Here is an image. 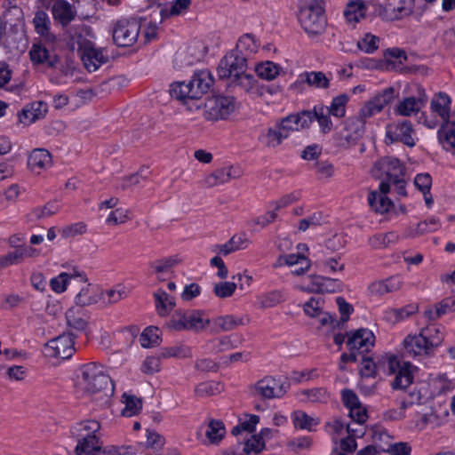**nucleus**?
<instances>
[{
  "label": "nucleus",
  "instance_id": "obj_1",
  "mask_svg": "<svg viewBox=\"0 0 455 455\" xmlns=\"http://www.w3.org/2000/svg\"><path fill=\"white\" fill-rule=\"evenodd\" d=\"M214 84L212 74L208 69L197 70L188 83L178 82L172 85L171 96L183 104L188 110H199L202 96L207 93Z\"/></svg>",
  "mask_w": 455,
  "mask_h": 455
},
{
  "label": "nucleus",
  "instance_id": "obj_2",
  "mask_svg": "<svg viewBox=\"0 0 455 455\" xmlns=\"http://www.w3.org/2000/svg\"><path fill=\"white\" fill-rule=\"evenodd\" d=\"M76 388L86 395L100 394L108 397L113 393V384L104 367L95 363L83 365L77 376Z\"/></svg>",
  "mask_w": 455,
  "mask_h": 455
},
{
  "label": "nucleus",
  "instance_id": "obj_3",
  "mask_svg": "<svg viewBox=\"0 0 455 455\" xmlns=\"http://www.w3.org/2000/svg\"><path fill=\"white\" fill-rule=\"evenodd\" d=\"M443 336L439 329L427 327L418 335H409L403 340V355L422 358L434 354L435 349L443 342Z\"/></svg>",
  "mask_w": 455,
  "mask_h": 455
},
{
  "label": "nucleus",
  "instance_id": "obj_4",
  "mask_svg": "<svg viewBox=\"0 0 455 455\" xmlns=\"http://www.w3.org/2000/svg\"><path fill=\"white\" fill-rule=\"evenodd\" d=\"M299 21L308 35H318L324 31L327 20L322 0H302Z\"/></svg>",
  "mask_w": 455,
  "mask_h": 455
},
{
  "label": "nucleus",
  "instance_id": "obj_5",
  "mask_svg": "<svg viewBox=\"0 0 455 455\" xmlns=\"http://www.w3.org/2000/svg\"><path fill=\"white\" fill-rule=\"evenodd\" d=\"M140 20L131 18L116 21L112 29L114 43L119 47L132 46L139 39Z\"/></svg>",
  "mask_w": 455,
  "mask_h": 455
},
{
  "label": "nucleus",
  "instance_id": "obj_6",
  "mask_svg": "<svg viewBox=\"0 0 455 455\" xmlns=\"http://www.w3.org/2000/svg\"><path fill=\"white\" fill-rule=\"evenodd\" d=\"M210 323V319L204 313L196 310L176 312L168 323V327L174 331H200Z\"/></svg>",
  "mask_w": 455,
  "mask_h": 455
},
{
  "label": "nucleus",
  "instance_id": "obj_7",
  "mask_svg": "<svg viewBox=\"0 0 455 455\" xmlns=\"http://www.w3.org/2000/svg\"><path fill=\"white\" fill-rule=\"evenodd\" d=\"M235 100L228 96H213L204 103L203 115L209 121L226 119L235 110Z\"/></svg>",
  "mask_w": 455,
  "mask_h": 455
},
{
  "label": "nucleus",
  "instance_id": "obj_8",
  "mask_svg": "<svg viewBox=\"0 0 455 455\" xmlns=\"http://www.w3.org/2000/svg\"><path fill=\"white\" fill-rule=\"evenodd\" d=\"M371 173L376 179H386L381 182H388L390 187L392 180L399 178L400 176H404L405 167L398 158L385 156L374 163Z\"/></svg>",
  "mask_w": 455,
  "mask_h": 455
},
{
  "label": "nucleus",
  "instance_id": "obj_9",
  "mask_svg": "<svg viewBox=\"0 0 455 455\" xmlns=\"http://www.w3.org/2000/svg\"><path fill=\"white\" fill-rule=\"evenodd\" d=\"M289 384L271 376H267L257 381L252 387V395L259 399L280 398L289 388Z\"/></svg>",
  "mask_w": 455,
  "mask_h": 455
},
{
  "label": "nucleus",
  "instance_id": "obj_10",
  "mask_svg": "<svg viewBox=\"0 0 455 455\" xmlns=\"http://www.w3.org/2000/svg\"><path fill=\"white\" fill-rule=\"evenodd\" d=\"M246 56L232 51L221 59L218 66V76L220 79L231 81L246 71Z\"/></svg>",
  "mask_w": 455,
  "mask_h": 455
},
{
  "label": "nucleus",
  "instance_id": "obj_11",
  "mask_svg": "<svg viewBox=\"0 0 455 455\" xmlns=\"http://www.w3.org/2000/svg\"><path fill=\"white\" fill-rule=\"evenodd\" d=\"M387 370L390 374H395L392 382L394 389L403 390L413 381V366L409 362H401L396 356H390L387 360Z\"/></svg>",
  "mask_w": 455,
  "mask_h": 455
},
{
  "label": "nucleus",
  "instance_id": "obj_12",
  "mask_svg": "<svg viewBox=\"0 0 455 455\" xmlns=\"http://www.w3.org/2000/svg\"><path fill=\"white\" fill-rule=\"evenodd\" d=\"M77 44L80 58L89 72L96 71L107 61L102 51L95 48L92 42L79 38Z\"/></svg>",
  "mask_w": 455,
  "mask_h": 455
},
{
  "label": "nucleus",
  "instance_id": "obj_13",
  "mask_svg": "<svg viewBox=\"0 0 455 455\" xmlns=\"http://www.w3.org/2000/svg\"><path fill=\"white\" fill-rule=\"evenodd\" d=\"M413 135L414 130L411 123L407 120L390 124L386 127V141L390 143L400 141L404 145L412 148L416 144Z\"/></svg>",
  "mask_w": 455,
  "mask_h": 455
},
{
  "label": "nucleus",
  "instance_id": "obj_14",
  "mask_svg": "<svg viewBox=\"0 0 455 455\" xmlns=\"http://www.w3.org/2000/svg\"><path fill=\"white\" fill-rule=\"evenodd\" d=\"M206 48L201 41L192 42L186 49L176 52L174 66L183 68L199 62L205 55Z\"/></svg>",
  "mask_w": 455,
  "mask_h": 455
},
{
  "label": "nucleus",
  "instance_id": "obj_15",
  "mask_svg": "<svg viewBox=\"0 0 455 455\" xmlns=\"http://www.w3.org/2000/svg\"><path fill=\"white\" fill-rule=\"evenodd\" d=\"M74 337L71 333H63L51 339L46 344L49 355L56 358L68 359L75 352Z\"/></svg>",
  "mask_w": 455,
  "mask_h": 455
},
{
  "label": "nucleus",
  "instance_id": "obj_16",
  "mask_svg": "<svg viewBox=\"0 0 455 455\" xmlns=\"http://www.w3.org/2000/svg\"><path fill=\"white\" fill-rule=\"evenodd\" d=\"M427 96L425 90L421 86L417 87V94L404 98L398 103L395 109V113L401 116H411L417 114L426 106Z\"/></svg>",
  "mask_w": 455,
  "mask_h": 455
},
{
  "label": "nucleus",
  "instance_id": "obj_17",
  "mask_svg": "<svg viewBox=\"0 0 455 455\" xmlns=\"http://www.w3.org/2000/svg\"><path fill=\"white\" fill-rule=\"evenodd\" d=\"M241 175L242 171L239 166H225L207 175L203 180V186L206 188L216 187L231 180L238 179Z\"/></svg>",
  "mask_w": 455,
  "mask_h": 455
},
{
  "label": "nucleus",
  "instance_id": "obj_18",
  "mask_svg": "<svg viewBox=\"0 0 455 455\" xmlns=\"http://www.w3.org/2000/svg\"><path fill=\"white\" fill-rule=\"evenodd\" d=\"M309 118L308 114L303 110L297 114L289 115L278 122L277 124L281 128L282 132L288 138L292 132L309 128Z\"/></svg>",
  "mask_w": 455,
  "mask_h": 455
},
{
  "label": "nucleus",
  "instance_id": "obj_19",
  "mask_svg": "<svg viewBox=\"0 0 455 455\" xmlns=\"http://www.w3.org/2000/svg\"><path fill=\"white\" fill-rule=\"evenodd\" d=\"M379 188V193L371 191L369 194L368 203L374 212L383 214L387 212L393 205L391 200L387 196L390 190L389 183L380 182Z\"/></svg>",
  "mask_w": 455,
  "mask_h": 455
},
{
  "label": "nucleus",
  "instance_id": "obj_20",
  "mask_svg": "<svg viewBox=\"0 0 455 455\" xmlns=\"http://www.w3.org/2000/svg\"><path fill=\"white\" fill-rule=\"evenodd\" d=\"M364 133V121L356 117L348 118L341 132L342 146L355 145Z\"/></svg>",
  "mask_w": 455,
  "mask_h": 455
},
{
  "label": "nucleus",
  "instance_id": "obj_21",
  "mask_svg": "<svg viewBox=\"0 0 455 455\" xmlns=\"http://www.w3.org/2000/svg\"><path fill=\"white\" fill-rule=\"evenodd\" d=\"M374 345V335L367 329H360L348 338L347 346L350 351H359L360 353L369 351Z\"/></svg>",
  "mask_w": 455,
  "mask_h": 455
},
{
  "label": "nucleus",
  "instance_id": "obj_22",
  "mask_svg": "<svg viewBox=\"0 0 455 455\" xmlns=\"http://www.w3.org/2000/svg\"><path fill=\"white\" fill-rule=\"evenodd\" d=\"M104 299L103 291L91 283H85L75 297V303L79 307H89Z\"/></svg>",
  "mask_w": 455,
  "mask_h": 455
},
{
  "label": "nucleus",
  "instance_id": "obj_23",
  "mask_svg": "<svg viewBox=\"0 0 455 455\" xmlns=\"http://www.w3.org/2000/svg\"><path fill=\"white\" fill-rule=\"evenodd\" d=\"M451 103V98L445 92L435 94L430 101L432 115L439 116L443 123L449 121Z\"/></svg>",
  "mask_w": 455,
  "mask_h": 455
},
{
  "label": "nucleus",
  "instance_id": "obj_24",
  "mask_svg": "<svg viewBox=\"0 0 455 455\" xmlns=\"http://www.w3.org/2000/svg\"><path fill=\"white\" fill-rule=\"evenodd\" d=\"M51 165L52 155L44 148H35L28 156V166L33 172L40 173Z\"/></svg>",
  "mask_w": 455,
  "mask_h": 455
},
{
  "label": "nucleus",
  "instance_id": "obj_25",
  "mask_svg": "<svg viewBox=\"0 0 455 455\" xmlns=\"http://www.w3.org/2000/svg\"><path fill=\"white\" fill-rule=\"evenodd\" d=\"M52 13L54 20L65 27L75 19L76 12L68 1L57 0L52 4Z\"/></svg>",
  "mask_w": 455,
  "mask_h": 455
},
{
  "label": "nucleus",
  "instance_id": "obj_26",
  "mask_svg": "<svg viewBox=\"0 0 455 455\" xmlns=\"http://www.w3.org/2000/svg\"><path fill=\"white\" fill-rule=\"evenodd\" d=\"M100 429V424L97 420L88 419L76 423L71 429L74 438L76 440L92 439L98 437L96 434Z\"/></svg>",
  "mask_w": 455,
  "mask_h": 455
},
{
  "label": "nucleus",
  "instance_id": "obj_27",
  "mask_svg": "<svg viewBox=\"0 0 455 455\" xmlns=\"http://www.w3.org/2000/svg\"><path fill=\"white\" fill-rule=\"evenodd\" d=\"M37 255L36 249H19L10 251L5 255H0V268H6L12 265H18L27 258H33Z\"/></svg>",
  "mask_w": 455,
  "mask_h": 455
},
{
  "label": "nucleus",
  "instance_id": "obj_28",
  "mask_svg": "<svg viewBox=\"0 0 455 455\" xmlns=\"http://www.w3.org/2000/svg\"><path fill=\"white\" fill-rule=\"evenodd\" d=\"M308 114L310 124L316 120L323 133H328L332 130L333 124L330 118L326 107L323 105L315 106L313 110H305Z\"/></svg>",
  "mask_w": 455,
  "mask_h": 455
},
{
  "label": "nucleus",
  "instance_id": "obj_29",
  "mask_svg": "<svg viewBox=\"0 0 455 455\" xmlns=\"http://www.w3.org/2000/svg\"><path fill=\"white\" fill-rule=\"evenodd\" d=\"M311 283L313 291L318 293L336 292L342 288V283L339 279L322 275L311 276Z\"/></svg>",
  "mask_w": 455,
  "mask_h": 455
},
{
  "label": "nucleus",
  "instance_id": "obj_30",
  "mask_svg": "<svg viewBox=\"0 0 455 455\" xmlns=\"http://www.w3.org/2000/svg\"><path fill=\"white\" fill-rule=\"evenodd\" d=\"M438 140L446 151L455 154V122H444L437 132Z\"/></svg>",
  "mask_w": 455,
  "mask_h": 455
},
{
  "label": "nucleus",
  "instance_id": "obj_31",
  "mask_svg": "<svg viewBox=\"0 0 455 455\" xmlns=\"http://www.w3.org/2000/svg\"><path fill=\"white\" fill-rule=\"evenodd\" d=\"M455 311V299L446 298L435 305L434 307H428L425 310L424 315L429 321H435L441 316Z\"/></svg>",
  "mask_w": 455,
  "mask_h": 455
},
{
  "label": "nucleus",
  "instance_id": "obj_32",
  "mask_svg": "<svg viewBox=\"0 0 455 455\" xmlns=\"http://www.w3.org/2000/svg\"><path fill=\"white\" fill-rule=\"evenodd\" d=\"M248 243L249 241L245 235H235L226 243L215 245L213 251H218L223 255H228L235 251L246 248Z\"/></svg>",
  "mask_w": 455,
  "mask_h": 455
},
{
  "label": "nucleus",
  "instance_id": "obj_33",
  "mask_svg": "<svg viewBox=\"0 0 455 455\" xmlns=\"http://www.w3.org/2000/svg\"><path fill=\"white\" fill-rule=\"evenodd\" d=\"M366 10L363 0H351L346 5L344 16L347 22L357 23L365 17Z\"/></svg>",
  "mask_w": 455,
  "mask_h": 455
},
{
  "label": "nucleus",
  "instance_id": "obj_34",
  "mask_svg": "<svg viewBox=\"0 0 455 455\" xmlns=\"http://www.w3.org/2000/svg\"><path fill=\"white\" fill-rule=\"evenodd\" d=\"M323 301L321 299L311 298L304 304L303 309L305 314L310 317H320L322 325H325L331 316L323 311Z\"/></svg>",
  "mask_w": 455,
  "mask_h": 455
},
{
  "label": "nucleus",
  "instance_id": "obj_35",
  "mask_svg": "<svg viewBox=\"0 0 455 455\" xmlns=\"http://www.w3.org/2000/svg\"><path fill=\"white\" fill-rule=\"evenodd\" d=\"M286 300L285 294L281 290H273L257 296L256 305L259 308H268L277 306Z\"/></svg>",
  "mask_w": 455,
  "mask_h": 455
},
{
  "label": "nucleus",
  "instance_id": "obj_36",
  "mask_svg": "<svg viewBox=\"0 0 455 455\" xmlns=\"http://www.w3.org/2000/svg\"><path fill=\"white\" fill-rule=\"evenodd\" d=\"M47 104L43 101L32 102L22 110L20 121L24 123H33L44 117L47 113Z\"/></svg>",
  "mask_w": 455,
  "mask_h": 455
},
{
  "label": "nucleus",
  "instance_id": "obj_37",
  "mask_svg": "<svg viewBox=\"0 0 455 455\" xmlns=\"http://www.w3.org/2000/svg\"><path fill=\"white\" fill-rule=\"evenodd\" d=\"M299 81L316 89H326L330 79L321 71L304 72L299 76Z\"/></svg>",
  "mask_w": 455,
  "mask_h": 455
},
{
  "label": "nucleus",
  "instance_id": "obj_38",
  "mask_svg": "<svg viewBox=\"0 0 455 455\" xmlns=\"http://www.w3.org/2000/svg\"><path fill=\"white\" fill-rule=\"evenodd\" d=\"M30 59L37 64H47L50 67L57 62V57L52 54L46 47L42 44H33L29 52Z\"/></svg>",
  "mask_w": 455,
  "mask_h": 455
},
{
  "label": "nucleus",
  "instance_id": "obj_39",
  "mask_svg": "<svg viewBox=\"0 0 455 455\" xmlns=\"http://www.w3.org/2000/svg\"><path fill=\"white\" fill-rule=\"evenodd\" d=\"M33 23L37 34H39L41 36H44L47 41L55 40V36L50 31V18L45 12H36L33 19Z\"/></svg>",
  "mask_w": 455,
  "mask_h": 455
},
{
  "label": "nucleus",
  "instance_id": "obj_40",
  "mask_svg": "<svg viewBox=\"0 0 455 455\" xmlns=\"http://www.w3.org/2000/svg\"><path fill=\"white\" fill-rule=\"evenodd\" d=\"M243 316L234 315H220L213 319V324L217 327L216 331H229L239 325L245 324Z\"/></svg>",
  "mask_w": 455,
  "mask_h": 455
},
{
  "label": "nucleus",
  "instance_id": "obj_41",
  "mask_svg": "<svg viewBox=\"0 0 455 455\" xmlns=\"http://www.w3.org/2000/svg\"><path fill=\"white\" fill-rule=\"evenodd\" d=\"M156 311L159 315H166L175 307V299L164 290H157L154 293Z\"/></svg>",
  "mask_w": 455,
  "mask_h": 455
},
{
  "label": "nucleus",
  "instance_id": "obj_42",
  "mask_svg": "<svg viewBox=\"0 0 455 455\" xmlns=\"http://www.w3.org/2000/svg\"><path fill=\"white\" fill-rule=\"evenodd\" d=\"M294 427L299 429L313 431L319 424V419L309 416L305 411H296L292 414Z\"/></svg>",
  "mask_w": 455,
  "mask_h": 455
},
{
  "label": "nucleus",
  "instance_id": "obj_43",
  "mask_svg": "<svg viewBox=\"0 0 455 455\" xmlns=\"http://www.w3.org/2000/svg\"><path fill=\"white\" fill-rule=\"evenodd\" d=\"M76 455H98L100 452V443L99 437L92 439L76 440Z\"/></svg>",
  "mask_w": 455,
  "mask_h": 455
},
{
  "label": "nucleus",
  "instance_id": "obj_44",
  "mask_svg": "<svg viewBox=\"0 0 455 455\" xmlns=\"http://www.w3.org/2000/svg\"><path fill=\"white\" fill-rule=\"evenodd\" d=\"M259 44L255 37L251 34H245L241 36L236 44V48L234 51L243 56H249L258 51Z\"/></svg>",
  "mask_w": 455,
  "mask_h": 455
},
{
  "label": "nucleus",
  "instance_id": "obj_45",
  "mask_svg": "<svg viewBox=\"0 0 455 455\" xmlns=\"http://www.w3.org/2000/svg\"><path fill=\"white\" fill-rule=\"evenodd\" d=\"M281 69L279 65L270 60L259 63L255 67L258 76L267 81L274 80L279 75Z\"/></svg>",
  "mask_w": 455,
  "mask_h": 455
},
{
  "label": "nucleus",
  "instance_id": "obj_46",
  "mask_svg": "<svg viewBox=\"0 0 455 455\" xmlns=\"http://www.w3.org/2000/svg\"><path fill=\"white\" fill-rule=\"evenodd\" d=\"M177 259L173 257L164 258L150 263L153 272L157 275L159 280H164V275L172 272V267L177 264Z\"/></svg>",
  "mask_w": 455,
  "mask_h": 455
},
{
  "label": "nucleus",
  "instance_id": "obj_47",
  "mask_svg": "<svg viewBox=\"0 0 455 455\" xmlns=\"http://www.w3.org/2000/svg\"><path fill=\"white\" fill-rule=\"evenodd\" d=\"M262 142L270 148H275L285 139V135L282 132L281 128L276 124L274 127L268 128L265 133L260 136Z\"/></svg>",
  "mask_w": 455,
  "mask_h": 455
},
{
  "label": "nucleus",
  "instance_id": "obj_48",
  "mask_svg": "<svg viewBox=\"0 0 455 455\" xmlns=\"http://www.w3.org/2000/svg\"><path fill=\"white\" fill-rule=\"evenodd\" d=\"M226 433L224 424L220 420H211L205 430V436L212 444L220 442Z\"/></svg>",
  "mask_w": 455,
  "mask_h": 455
},
{
  "label": "nucleus",
  "instance_id": "obj_49",
  "mask_svg": "<svg viewBox=\"0 0 455 455\" xmlns=\"http://www.w3.org/2000/svg\"><path fill=\"white\" fill-rule=\"evenodd\" d=\"M160 331L154 326L147 327L140 337V345L145 348L156 347L160 344Z\"/></svg>",
  "mask_w": 455,
  "mask_h": 455
},
{
  "label": "nucleus",
  "instance_id": "obj_50",
  "mask_svg": "<svg viewBox=\"0 0 455 455\" xmlns=\"http://www.w3.org/2000/svg\"><path fill=\"white\" fill-rule=\"evenodd\" d=\"M123 401L125 406L122 411V414L125 417L134 416L141 410V400L132 395L124 393L123 395Z\"/></svg>",
  "mask_w": 455,
  "mask_h": 455
},
{
  "label": "nucleus",
  "instance_id": "obj_51",
  "mask_svg": "<svg viewBox=\"0 0 455 455\" xmlns=\"http://www.w3.org/2000/svg\"><path fill=\"white\" fill-rule=\"evenodd\" d=\"M103 294L104 299H101L100 301L107 305H112L126 298L128 291L124 285L117 284L114 288L103 291Z\"/></svg>",
  "mask_w": 455,
  "mask_h": 455
},
{
  "label": "nucleus",
  "instance_id": "obj_52",
  "mask_svg": "<svg viewBox=\"0 0 455 455\" xmlns=\"http://www.w3.org/2000/svg\"><path fill=\"white\" fill-rule=\"evenodd\" d=\"M191 0H175L170 6H164L161 9L162 19H167L171 16H176L182 13L190 5Z\"/></svg>",
  "mask_w": 455,
  "mask_h": 455
},
{
  "label": "nucleus",
  "instance_id": "obj_53",
  "mask_svg": "<svg viewBox=\"0 0 455 455\" xmlns=\"http://www.w3.org/2000/svg\"><path fill=\"white\" fill-rule=\"evenodd\" d=\"M347 101L348 96L347 94H340L332 99L330 107H326V109H328L329 114L331 116L341 118L345 116Z\"/></svg>",
  "mask_w": 455,
  "mask_h": 455
},
{
  "label": "nucleus",
  "instance_id": "obj_54",
  "mask_svg": "<svg viewBox=\"0 0 455 455\" xmlns=\"http://www.w3.org/2000/svg\"><path fill=\"white\" fill-rule=\"evenodd\" d=\"M440 226V221L437 218L430 217L427 220L419 222L416 228L411 231V235L417 236L426 233L435 232L439 229Z\"/></svg>",
  "mask_w": 455,
  "mask_h": 455
},
{
  "label": "nucleus",
  "instance_id": "obj_55",
  "mask_svg": "<svg viewBox=\"0 0 455 455\" xmlns=\"http://www.w3.org/2000/svg\"><path fill=\"white\" fill-rule=\"evenodd\" d=\"M160 356L163 358L178 357L187 358L192 356V349L185 345L164 347L161 349Z\"/></svg>",
  "mask_w": 455,
  "mask_h": 455
},
{
  "label": "nucleus",
  "instance_id": "obj_56",
  "mask_svg": "<svg viewBox=\"0 0 455 455\" xmlns=\"http://www.w3.org/2000/svg\"><path fill=\"white\" fill-rule=\"evenodd\" d=\"M149 174V171L148 167L140 168L136 173L132 174L128 177H125L122 183L120 184V188L124 190L130 188L132 187L137 186L140 184V180H145L148 179Z\"/></svg>",
  "mask_w": 455,
  "mask_h": 455
},
{
  "label": "nucleus",
  "instance_id": "obj_57",
  "mask_svg": "<svg viewBox=\"0 0 455 455\" xmlns=\"http://www.w3.org/2000/svg\"><path fill=\"white\" fill-rule=\"evenodd\" d=\"M210 343L212 344V353H221L237 347V340H234L232 336H223L212 339Z\"/></svg>",
  "mask_w": 455,
  "mask_h": 455
},
{
  "label": "nucleus",
  "instance_id": "obj_58",
  "mask_svg": "<svg viewBox=\"0 0 455 455\" xmlns=\"http://www.w3.org/2000/svg\"><path fill=\"white\" fill-rule=\"evenodd\" d=\"M237 288L235 282H220L213 286V293L220 299H226L231 297Z\"/></svg>",
  "mask_w": 455,
  "mask_h": 455
},
{
  "label": "nucleus",
  "instance_id": "obj_59",
  "mask_svg": "<svg viewBox=\"0 0 455 455\" xmlns=\"http://www.w3.org/2000/svg\"><path fill=\"white\" fill-rule=\"evenodd\" d=\"M395 98V90L393 87H387L385 90H383L381 92L378 93L373 99H371V101L375 105L377 109H379L381 111L385 106L391 103V101Z\"/></svg>",
  "mask_w": 455,
  "mask_h": 455
},
{
  "label": "nucleus",
  "instance_id": "obj_60",
  "mask_svg": "<svg viewBox=\"0 0 455 455\" xmlns=\"http://www.w3.org/2000/svg\"><path fill=\"white\" fill-rule=\"evenodd\" d=\"M379 38L371 34H366L357 42V47L365 53H372L379 48Z\"/></svg>",
  "mask_w": 455,
  "mask_h": 455
},
{
  "label": "nucleus",
  "instance_id": "obj_61",
  "mask_svg": "<svg viewBox=\"0 0 455 455\" xmlns=\"http://www.w3.org/2000/svg\"><path fill=\"white\" fill-rule=\"evenodd\" d=\"M59 211V205L55 202H49L44 206L36 207L33 209L31 214L36 220L47 219Z\"/></svg>",
  "mask_w": 455,
  "mask_h": 455
},
{
  "label": "nucleus",
  "instance_id": "obj_62",
  "mask_svg": "<svg viewBox=\"0 0 455 455\" xmlns=\"http://www.w3.org/2000/svg\"><path fill=\"white\" fill-rule=\"evenodd\" d=\"M255 83L254 76L245 72H243V74L231 81L233 85L241 87L246 92H251L254 89Z\"/></svg>",
  "mask_w": 455,
  "mask_h": 455
},
{
  "label": "nucleus",
  "instance_id": "obj_63",
  "mask_svg": "<svg viewBox=\"0 0 455 455\" xmlns=\"http://www.w3.org/2000/svg\"><path fill=\"white\" fill-rule=\"evenodd\" d=\"M309 402L312 403H326L330 397L329 393L323 387H315L303 391Z\"/></svg>",
  "mask_w": 455,
  "mask_h": 455
},
{
  "label": "nucleus",
  "instance_id": "obj_64",
  "mask_svg": "<svg viewBox=\"0 0 455 455\" xmlns=\"http://www.w3.org/2000/svg\"><path fill=\"white\" fill-rule=\"evenodd\" d=\"M265 448V441H261L260 437H258L257 435H252L250 439H248L243 447V453L245 455H249L251 452L259 453Z\"/></svg>",
  "mask_w": 455,
  "mask_h": 455
}]
</instances>
